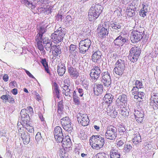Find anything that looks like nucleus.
Here are the masks:
<instances>
[{"label": "nucleus", "mask_w": 158, "mask_h": 158, "mask_svg": "<svg viewBox=\"0 0 158 158\" xmlns=\"http://www.w3.org/2000/svg\"><path fill=\"white\" fill-rule=\"evenodd\" d=\"M116 142L117 148H119L123 147V145L125 143V141L123 140H118L116 141Z\"/></svg>", "instance_id": "obj_46"}, {"label": "nucleus", "mask_w": 158, "mask_h": 158, "mask_svg": "<svg viewBox=\"0 0 158 158\" xmlns=\"http://www.w3.org/2000/svg\"><path fill=\"white\" fill-rule=\"evenodd\" d=\"M61 123L63 128L69 132H70L73 129V125L68 117H64L61 119Z\"/></svg>", "instance_id": "obj_11"}, {"label": "nucleus", "mask_w": 158, "mask_h": 158, "mask_svg": "<svg viewBox=\"0 0 158 158\" xmlns=\"http://www.w3.org/2000/svg\"><path fill=\"white\" fill-rule=\"evenodd\" d=\"M119 107L120 108L119 112L124 117H126L128 116L129 115V111L126 107H124L123 106Z\"/></svg>", "instance_id": "obj_30"}, {"label": "nucleus", "mask_w": 158, "mask_h": 158, "mask_svg": "<svg viewBox=\"0 0 158 158\" xmlns=\"http://www.w3.org/2000/svg\"><path fill=\"white\" fill-rule=\"evenodd\" d=\"M63 102L62 101H60L58 103V111H61L62 110L63 108H64V106L63 105Z\"/></svg>", "instance_id": "obj_52"}, {"label": "nucleus", "mask_w": 158, "mask_h": 158, "mask_svg": "<svg viewBox=\"0 0 158 158\" xmlns=\"http://www.w3.org/2000/svg\"><path fill=\"white\" fill-rule=\"evenodd\" d=\"M91 40L87 39L80 41L79 44V49L80 52L84 54L89 49L91 45Z\"/></svg>", "instance_id": "obj_7"}, {"label": "nucleus", "mask_w": 158, "mask_h": 158, "mask_svg": "<svg viewBox=\"0 0 158 158\" xmlns=\"http://www.w3.org/2000/svg\"><path fill=\"white\" fill-rule=\"evenodd\" d=\"M1 98L3 100H8V102L11 103L15 102V99L9 95H3L1 97Z\"/></svg>", "instance_id": "obj_35"}, {"label": "nucleus", "mask_w": 158, "mask_h": 158, "mask_svg": "<svg viewBox=\"0 0 158 158\" xmlns=\"http://www.w3.org/2000/svg\"><path fill=\"white\" fill-rule=\"evenodd\" d=\"M44 44H45L44 47L47 51H49L51 52L52 49V41L49 40H47V41L44 42L43 41Z\"/></svg>", "instance_id": "obj_32"}, {"label": "nucleus", "mask_w": 158, "mask_h": 158, "mask_svg": "<svg viewBox=\"0 0 158 158\" xmlns=\"http://www.w3.org/2000/svg\"><path fill=\"white\" fill-rule=\"evenodd\" d=\"M27 113H30V114H31L33 113V109L31 106L27 107L26 109H25Z\"/></svg>", "instance_id": "obj_62"}, {"label": "nucleus", "mask_w": 158, "mask_h": 158, "mask_svg": "<svg viewBox=\"0 0 158 158\" xmlns=\"http://www.w3.org/2000/svg\"><path fill=\"white\" fill-rule=\"evenodd\" d=\"M112 112H108V114L112 118H115L117 115L118 112L115 109L111 110Z\"/></svg>", "instance_id": "obj_44"}, {"label": "nucleus", "mask_w": 158, "mask_h": 158, "mask_svg": "<svg viewBox=\"0 0 158 158\" xmlns=\"http://www.w3.org/2000/svg\"><path fill=\"white\" fill-rule=\"evenodd\" d=\"M53 88L55 96L57 98H59L60 90L59 89L58 85L56 83L54 82L53 83Z\"/></svg>", "instance_id": "obj_37"}, {"label": "nucleus", "mask_w": 158, "mask_h": 158, "mask_svg": "<svg viewBox=\"0 0 158 158\" xmlns=\"http://www.w3.org/2000/svg\"><path fill=\"white\" fill-rule=\"evenodd\" d=\"M54 134L55 139L56 141H60L63 137L62 129L59 126L56 127L54 130Z\"/></svg>", "instance_id": "obj_16"}, {"label": "nucleus", "mask_w": 158, "mask_h": 158, "mask_svg": "<svg viewBox=\"0 0 158 158\" xmlns=\"http://www.w3.org/2000/svg\"><path fill=\"white\" fill-rule=\"evenodd\" d=\"M66 33L65 29L60 27L51 35V39L55 43H59L62 40Z\"/></svg>", "instance_id": "obj_3"}, {"label": "nucleus", "mask_w": 158, "mask_h": 158, "mask_svg": "<svg viewBox=\"0 0 158 158\" xmlns=\"http://www.w3.org/2000/svg\"><path fill=\"white\" fill-rule=\"evenodd\" d=\"M139 88L137 86H133L132 89L131 90V92L132 94L133 95L134 94H137L138 91H139Z\"/></svg>", "instance_id": "obj_55"}, {"label": "nucleus", "mask_w": 158, "mask_h": 158, "mask_svg": "<svg viewBox=\"0 0 158 158\" xmlns=\"http://www.w3.org/2000/svg\"><path fill=\"white\" fill-rule=\"evenodd\" d=\"M61 46L59 45H53L52 53L55 57L57 56L58 55L61 53Z\"/></svg>", "instance_id": "obj_21"}, {"label": "nucleus", "mask_w": 158, "mask_h": 158, "mask_svg": "<svg viewBox=\"0 0 158 158\" xmlns=\"http://www.w3.org/2000/svg\"><path fill=\"white\" fill-rule=\"evenodd\" d=\"M20 114L21 117H27V115H29L28 114L27 112V111L25 109H23L21 110Z\"/></svg>", "instance_id": "obj_49"}, {"label": "nucleus", "mask_w": 158, "mask_h": 158, "mask_svg": "<svg viewBox=\"0 0 158 158\" xmlns=\"http://www.w3.org/2000/svg\"><path fill=\"white\" fill-rule=\"evenodd\" d=\"M135 83V85L136 86H137L139 89L143 88V85L142 84V82L141 81L138 80H134Z\"/></svg>", "instance_id": "obj_47"}, {"label": "nucleus", "mask_w": 158, "mask_h": 158, "mask_svg": "<svg viewBox=\"0 0 158 158\" xmlns=\"http://www.w3.org/2000/svg\"><path fill=\"white\" fill-rule=\"evenodd\" d=\"M93 52L92 56V60L94 62L97 63L100 61L101 58V57L102 56V53L99 50H97L95 52L93 51Z\"/></svg>", "instance_id": "obj_19"}, {"label": "nucleus", "mask_w": 158, "mask_h": 158, "mask_svg": "<svg viewBox=\"0 0 158 158\" xmlns=\"http://www.w3.org/2000/svg\"><path fill=\"white\" fill-rule=\"evenodd\" d=\"M134 3H132L128 6L127 9H128L129 10H132L135 11L136 7L134 6Z\"/></svg>", "instance_id": "obj_56"}, {"label": "nucleus", "mask_w": 158, "mask_h": 158, "mask_svg": "<svg viewBox=\"0 0 158 158\" xmlns=\"http://www.w3.org/2000/svg\"><path fill=\"white\" fill-rule=\"evenodd\" d=\"M117 135V129L116 127L110 125L107 128L105 133V136L106 139L110 140H114Z\"/></svg>", "instance_id": "obj_6"}, {"label": "nucleus", "mask_w": 158, "mask_h": 158, "mask_svg": "<svg viewBox=\"0 0 158 158\" xmlns=\"http://www.w3.org/2000/svg\"><path fill=\"white\" fill-rule=\"evenodd\" d=\"M103 7L99 4L93 5L90 8L88 13L89 19L93 21L97 18L102 11Z\"/></svg>", "instance_id": "obj_2"}, {"label": "nucleus", "mask_w": 158, "mask_h": 158, "mask_svg": "<svg viewBox=\"0 0 158 158\" xmlns=\"http://www.w3.org/2000/svg\"><path fill=\"white\" fill-rule=\"evenodd\" d=\"M57 71L60 76H63L65 72V67L62 64H59L57 66Z\"/></svg>", "instance_id": "obj_27"}, {"label": "nucleus", "mask_w": 158, "mask_h": 158, "mask_svg": "<svg viewBox=\"0 0 158 158\" xmlns=\"http://www.w3.org/2000/svg\"><path fill=\"white\" fill-rule=\"evenodd\" d=\"M21 120L22 122L21 123L24 126L27 125V124H28L29 121L30 120V118L29 115H27V117H21Z\"/></svg>", "instance_id": "obj_39"}, {"label": "nucleus", "mask_w": 158, "mask_h": 158, "mask_svg": "<svg viewBox=\"0 0 158 158\" xmlns=\"http://www.w3.org/2000/svg\"><path fill=\"white\" fill-rule=\"evenodd\" d=\"M127 98L126 95L122 94L120 95L116 101V107L119 108L123 105L127 104Z\"/></svg>", "instance_id": "obj_15"}, {"label": "nucleus", "mask_w": 158, "mask_h": 158, "mask_svg": "<svg viewBox=\"0 0 158 158\" xmlns=\"http://www.w3.org/2000/svg\"><path fill=\"white\" fill-rule=\"evenodd\" d=\"M70 80V79L69 78H68L65 79H64V85H68L69 86H70L71 83Z\"/></svg>", "instance_id": "obj_60"}, {"label": "nucleus", "mask_w": 158, "mask_h": 158, "mask_svg": "<svg viewBox=\"0 0 158 158\" xmlns=\"http://www.w3.org/2000/svg\"><path fill=\"white\" fill-rule=\"evenodd\" d=\"M141 53V50L137 47H132L129 51L128 56L129 59L133 63L137 61Z\"/></svg>", "instance_id": "obj_4"}, {"label": "nucleus", "mask_w": 158, "mask_h": 158, "mask_svg": "<svg viewBox=\"0 0 158 158\" xmlns=\"http://www.w3.org/2000/svg\"><path fill=\"white\" fill-rule=\"evenodd\" d=\"M110 23L108 21H106L104 23L102 24V26L100 27L109 31V28L110 27Z\"/></svg>", "instance_id": "obj_42"}, {"label": "nucleus", "mask_w": 158, "mask_h": 158, "mask_svg": "<svg viewBox=\"0 0 158 158\" xmlns=\"http://www.w3.org/2000/svg\"><path fill=\"white\" fill-rule=\"evenodd\" d=\"M76 92V91H74L73 93V101L75 105H79L80 104L81 101Z\"/></svg>", "instance_id": "obj_34"}, {"label": "nucleus", "mask_w": 158, "mask_h": 158, "mask_svg": "<svg viewBox=\"0 0 158 158\" xmlns=\"http://www.w3.org/2000/svg\"><path fill=\"white\" fill-rule=\"evenodd\" d=\"M118 130V131L121 135H123L126 131L125 127L122 126L119 127Z\"/></svg>", "instance_id": "obj_54"}, {"label": "nucleus", "mask_w": 158, "mask_h": 158, "mask_svg": "<svg viewBox=\"0 0 158 158\" xmlns=\"http://www.w3.org/2000/svg\"><path fill=\"white\" fill-rule=\"evenodd\" d=\"M74 91H76V93H77V94H78L80 97H82L84 94V90L80 87H77V89Z\"/></svg>", "instance_id": "obj_45"}, {"label": "nucleus", "mask_w": 158, "mask_h": 158, "mask_svg": "<svg viewBox=\"0 0 158 158\" xmlns=\"http://www.w3.org/2000/svg\"><path fill=\"white\" fill-rule=\"evenodd\" d=\"M63 12H61L60 14H58L57 16V18H58V20L62 21L63 19L64 18V15H63Z\"/></svg>", "instance_id": "obj_53"}, {"label": "nucleus", "mask_w": 158, "mask_h": 158, "mask_svg": "<svg viewBox=\"0 0 158 158\" xmlns=\"http://www.w3.org/2000/svg\"><path fill=\"white\" fill-rule=\"evenodd\" d=\"M101 81L103 85L107 87H109L111 84V78L110 73L107 71L103 72L101 73Z\"/></svg>", "instance_id": "obj_9"}, {"label": "nucleus", "mask_w": 158, "mask_h": 158, "mask_svg": "<svg viewBox=\"0 0 158 158\" xmlns=\"http://www.w3.org/2000/svg\"><path fill=\"white\" fill-rule=\"evenodd\" d=\"M125 63L124 60H118L115 63V67L113 70L114 73L119 76H121L124 72L125 69Z\"/></svg>", "instance_id": "obj_5"}, {"label": "nucleus", "mask_w": 158, "mask_h": 158, "mask_svg": "<svg viewBox=\"0 0 158 158\" xmlns=\"http://www.w3.org/2000/svg\"><path fill=\"white\" fill-rule=\"evenodd\" d=\"M45 30L44 27H41L39 30V33L37 35L35 38H38L40 39L42 38L43 35L45 32Z\"/></svg>", "instance_id": "obj_40"}, {"label": "nucleus", "mask_w": 158, "mask_h": 158, "mask_svg": "<svg viewBox=\"0 0 158 158\" xmlns=\"http://www.w3.org/2000/svg\"><path fill=\"white\" fill-rule=\"evenodd\" d=\"M94 94L97 95L102 94L103 91V84L96 83L94 84Z\"/></svg>", "instance_id": "obj_22"}, {"label": "nucleus", "mask_w": 158, "mask_h": 158, "mask_svg": "<svg viewBox=\"0 0 158 158\" xmlns=\"http://www.w3.org/2000/svg\"><path fill=\"white\" fill-rule=\"evenodd\" d=\"M89 142L93 149L98 150L102 148L105 143V139L100 135H93L90 137Z\"/></svg>", "instance_id": "obj_1"}, {"label": "nucleus", "mask_w": 158, "mask_h": 158, "mask_svg": "<svg viewBox=\"0 0 158 158\" xmlns=\"http://www.w3.org/2000/svg\"><path fill=\"white\" fill-rule=\"evenodd\" d=\"M29 124H27L25 125V127L27 129V131L30 133H32L34 132V130L32 127L31 126L29 125Z\"/></svg>", "instance_id": "obj_51"}, {"label": "nucleus", "mask_w": 158, "mask_h": 158, "mask_svg": "<svg viewBox=\"0 0 158 158\" xmlns=\"http://www.w3.org/2000/svg\"><path fill=\"white\" fill-rule=\"evenodd\" d=\"M36 0H21V2L24 4L26 6L31 9L34 8L36 6V4H33L31 1L33 2Z\"/></svg>", "instance_id": "obj_24"}, {"label": "nucleus", "mask_w": 158, "mask_h": 158, "mask_svg": "<svg viewBox=\"0 0 158 158\" xmlns=\"http://www.w3.org/2000/svg\"><path fill=\"white\" fill-rule=\"evenodd\" d=\"M106 103L110 104L112 102L114 99V96L110 93H107L104 97Z\"/></svg>", "instance_id": "obj_31"}, {"label": "nucleus", "mask_w": 158, "mask_h": 158, "mask_svg": "<svg viewBox=\"0 0 158 158\" xmlns=\"http://www.w3.org/2000/svg\"><path fill=\"white\" fill-rule=\"evenodd\" d=\"M134 114L136 121L139 123L142 122L144 117L143 111L142 110H135Z\"/></svg>", "instance_id": "obj_18"}, {"label": "nucleus", "mask_w": 158, "mask_h": 158, "mask_svg": "<svg viewBox=\"0 0 158 158\" xmlns=\"http://www.w3.org/2000/svg\"><path fill=\"white\" fill-rule=\"evenodd\" d=\"M41 133L40 132H38L35 137L36 140L38 142L41 139Z\"/></svg>", "instance_id": "obj_61"}, {"label": "nucleus", "mask_w": 158, "mask_h": 158, "mask_svg": "<svg viewBox=\"0 0 158 158\" xmlns=\"http://www.w3.org/2000/svg\"><path fill=\"white\" fill-rule=\"evenodd\" d=\"M41 62L44 68L48 67V63L46 61V59H42Z\"/></svg>", "instance_id": "obj_57"}, {"label": "nucleus", "mask_w": 158, "mask_h": 158, "mask_svg": "<svg viewBox=\"0 0 158 158\" xmlns=\"http://www.w3.org/2000/svg\"><path fill=\"white\" fill-rule=\"evenodd\" d=\"M132 142L135 145H137L141 142V137L139 133H136L133 135Z\"/></svg>", "instance_id": "obj_28"}, {"label": "nucleus", "mask_w": 158, "mask_h": 158, "mask_svg": "<svg viewBox=\"0 0 158 158\" xmlns=\"http://www.w3.org/2000/svg\"><path fill=\"white\" fill-rule=\"evenodd\" d=\"M151 101L158 102V93H153L151 94Z\"/></svg>", "instance_id": "obj_41"}, {"label": "nucleus", "mask_w": 158, "mask_h": 158, "mask_svg": "<svg viewBox=\"0 0 158 158\" xmlns=\"http://www.w3.org/2000/svg\"><path fill=\"white\" fill-rule=\"evenodd\" d=\"M72 18L70 15H67L65 18V22L67 23H69L70 21H71Z\"/></svg>", "instance_id": "obj_64"}, {"label": "nucleus", "mask_w": 158, "mask_h": 158, "mask_svg": "<svg viewBox=\"0 0 158 158\" xmlns=\"http://www.w3.org/2000/svg\"><path fill=\"white\" fill-rule=\"evenodd\" d=\"M68 72L71 77L76 79L79 76V73L76 70L71 66H68Z\"/></svg>", "instance_id": "obj_20"}, {"label": "nucleus", "mask_w": 158, "mask_h": 158, "mask_svg": "<svg viewBox=\"0 0 158 158\" xmlns=\"http://www.w3.org/2000/svg\"><path fill=\"white\" fill-rule=\"evenodd\" d=\"M21 137L22 139L23 143L24 144H28L29 142L30 139V136L27 133H25L23 131L20 133Z\"/></svg>", "instance_id": "obj_23"}, {"label": "nucleus", "mask_w": 158, "mask_h": 158, "mask_svg": "<svg viewBox=\"0 0 158 158\" xmlns=\"http://www.w3.org/2000/svg\"><path fill=\"white\" fill-rule=\"evenodd\" d=\"M148 6L144 5L143 7L140 10L139 12L140 16L144 17L147 15V14L148 13Z\"/></svg>", "instance_id": "obj_33"}, {"label": "nucleus", "mask_w": 158, "mask_h": 158, "mask_svg": "<svg viewBox=\"0 0 158 158\" xmlns=\"http://www.w3.org/2000/svg\"><path fill=\"white\" fill-rule=\"evenodd\" d=\"M129 41L126 35L121 34L114 41L115 45L119 47L122 46L124 44L127 45L129 43Z\"/></svg>", "instance_id": "obj_8"}, {"label": "nucleus", "mask_w": 158, "mask_h": 158, "mask_svg": "<svg viewBox=\"0 0 158 158\" xmlns=\"http://www.w3.org/2000/svg\"><path fill=\"white\" fill-rule=\"evenodd\" d=\"M144 35V31L143 32H140L138 30L134 31L131 35V41L133 43L138 42L142 39Z\"/></svg>", "instance_id": "obj_12"}, {"label": "nucleus", "mask_w": 158, "mask_h": 158, "mask_svg": "<svg viewBox=\"0 0 158 158\" xmlns=\"http://www.w3.org/2000/svg\"><path fill=\"white\" fill-rule=\"evenodd\" d=\"M98 29L99 30L98 31V34L101 37H105L106 35H107L108 34V31L107 30L102 28L100 26H98Z\"/></svg>", "instance_id": "obj_26"}, {"label": "nucleus", "mask_w": 158, "mask_h": 158, "mask_svg": "<svg viewBox=\"0 0 158 158\" xmlns=\"http://www.w3.org/2000/svg\"><path fill=\"white\" fill-rule=\"evenodd\" d=\"M120 24L117 22H112L110 23V29L111 31L112 35H116L121 31Z\"/></svg>", "instance_id": "obj_14"}, {"label": "nucleus", "mask_w": 158, "mask_h": 158, "mask_svg": "<svg viewBox=\"0 0 158 158\" xmlns=\"http://www.w3.org/2000/svg\"><path fill=\"white\" fill-rule=\"evenodd\" d=\"M69 52L70 53L69 56L72 57H75L78 54L76 48V45L71 44L70 46Z\"/></svg>", "instance_id": "obj_25"}, {"label": "nucleus", "mask_w": 158, "mask_h": 158, "mask_svg": "<svg viewBox=\"0 0 158 158\" xmlns=\"http://www.w3.org/2000/svg\"><path fill=\"white\" fill-rule=\"evenodd\" d=\"M36 40L37 42V45L38 49L41 51H42L44 49V48L42 44V41H43L42 38L40 39L38 38H36Z\"/></svg>", "instance_id": "obj_38"}, {"label": "nucleus", "mask_w": 158, "mask_h": 158, "mask_svg": "<svg viewBox=\"0 0 158 158\" xmlns=\"http://www.w3.org/2000/svg\"><path fill=\"white\" fill-rule=\"evenodd\" d=\"M110 158H120V154L117 150L113 148L110 151Z\"/></svg>", "instance_id": "obj_29"}, {"label": "nucleus", "mask_w": 158, "mask_h": 158, "mask_svg": "<svg viewBox=\"0 0 158 158\" xmlns=\"http://www.w3.org/2000/svg\"><path fill=\"white\" fill-rule=\"evenodd\" d=\"M150 105L153 106V108L154 110H156L158 109V102H156L154 101H151Z\"/></svg>", "instance_id": "obj_50"}, {"label": "nucleus", "mask_w": 158, "mask_h": 158, "mask_svg": "<svg viewBox=\"0 0 158 158\" xmlns=\"http://www.w3.org/2000/svg\"><path fill=\"white\" fill-rule=\"evenodd\" d=\"M24 70L25 71V72L27 73L28 76L33 79H36L30 73V72L27 71V70L24 69Z\"/></svg>", "instance_id": "obj_63"}, {"label": "nucleus", "mask_w": 158, "mask_h": 158, "mask_svg": "<svg viewBox=\"0 0 158 158\" xmlns=\"http://www.w3.org/2000/svg\"><path fill=\"white\" fill-rule=\"evenodd\" d=\"M133 145L129 143L125 144L123 148V152L125 153H129L133 149Z\"/></svg>", "instance_id": "obj_36"}, {"label": "nucleus", "mask_w": 158, "mask_h": 158, "mask_svg": "<svg viewBox=\"0 0 158 158\" xmlns=\"http://www.w3.org/2000/svg\"><path fill=\"white\" fill-rule=\"evenodd\" d=\"M101 73V70L98 66H94L91 70L89 74L92 81L95 82L99 77Z\"/></svg>", "instance_id": "obj_13"}, {"label": "nucleus", "mask_w": 158, "mask_h": 158, "mask_svg": "<svg viewBox=\"0 0 158 158\" xmlns=\"http://www.w3.org/2000/svg\"><path fill=\"white\" fill-rule=\"evenodd\" d=\"M108 156L103 152L98 153L95 156L94 158H107Z\"/></svg>", "instance_id": "obj_43"}, {"label": "nucleus", "mask_w": 158, "mask_h": 158, "mask_svg": "<svg viewBox=\"0 0 158 158\" xmlns=\"http://www.w3.org/2000/svg\"><path fill=\"white\" fill-rule=\"evenodd\" d=\"M57 142L62 143V146L63 148H70L72 145V143L70 139L69 136H66L64 138H62L60 141H57Z\"/></svg>", "instance_id": "obj_17"}, {"label": "nucleus", "mask_w": 158, "mask_h": 158, "mask_svg": "<svg viewBox=\"0 0 158 158\" xmlns=\"http://www.w3.org/2000/svg\"><path fill=\"white\" fill-rule=\"evenodd\" d=\"M135 11H131L129 10L128 9H127L126 13L127 16L131 17L135 15Z\"/></svg>", "instance_id": "obj_48"}, {"label": "nucleus", "mask_w": 158, "mask_h": 158, "mask_svg": "<svg viewBox=\"0 0 158 158\" xmlns=\"http://www.w3.org/2000/svg\"><path fill=\"white\" fill-rule=\"evenodd\" d=\"M70 91V89L67 90H65L64 91L62 90L63 94H64L66 96H69V97H71Z\"/></svg>", "instance_id": "obj_59"}, {"label": "nucleus", "mask_w": 158, "mask_h": 158, "mask_svg": "<svg viewBox=\"0 0 158 158\" xmlns=\"http://www.w3.org/2000/svg\"><path fill=\"white\" fill-rule=\"evenodd\" d=\"M137 94L138 96L140 99H142L144 98L145 94L143 92L139 91H138Z\"/></svg>", "instance_id": "obj_58"}, {"label": "nucleus", "mask_w": 158, "mask_h": 158, "mask_svg": "<svg viewBox=\"0 0 158 158\" xmlns=\"http://www.w3.org/2000/svg\"><path fill=\"white\" fill-rule=\"evenodd\" d=\"M77 121L80 124L83 126L88 125L89 119L87 114L79 112L77 114Z\"/></svg>", "instance_id": "obj_10"}]
</instances>
